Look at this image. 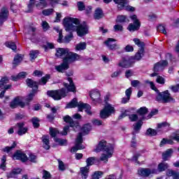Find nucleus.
Listing matches in <instances>:
<instances>
[{
    "instance_id": "obj_11",
    "label": "nucleus",
    "mask_w": 179,
    "mask_h": 179,
    "mask_svg": "<svg viewBox=\"0 0 179 179\" xmlns=\"http://www.w3.org/2000/svg\"><path fill=\"white\" fill-rule=\"evenodd\" d=\"M115 109L114 107L111 106V105L108 104L105 106V108L101 110L100 117L103 120H106V118H108L113 113H114Z\"/></svg>"
},
{
    "instance_id": "obj_37",
    "label": "nucleus",
    "mask_w": 179,
    "mask_h": 179,
    "mask_svg": "<svg viewBox=\"0 0 179 179\" xmlns=\"http://www.w3.org/2000/svg\"><path fill=\"white\" fill-rule=\"evenodd\" d=\"M58 134H59V131H58L57 129L55 128H52L50 127V136H52V138H54V139L55 140V138H57V135H58Z\"/></svg>"
},
{
    "instance_id": "obj_12",
    "label": "nucleus",
    "mask_w": 179,
    "mask_h": 179,
    "mask_svg": "<svg viewBox=\"0 0 179 179\" xmlns=\"http://www.w3.org/2000/svg\"><path fill=\"white\" fill-rule=\"evenodd\" d=\"M138 174L141 177H149L150 174H157V169H150L148 168H140Z\"/></svg>"
},
{
    "instance_id": "obj_20",
    "label": "nucleus",
    "mask_w": 179,
    "mask_h": 179,
    "mask_svg": "<svg viewBox=\"0 0 179 179\" xmlns=\"http://www.w3.org/2000/svg\"><path fill=\"white\" fill-rule=\"evenodd\" d=\"M17 127H18L17 134L20 136H22V135H24L27 131H29V129L27 127H24V123L20 122L17 123Z\"/></svg>"
},
{
    "instance_id": "obj_53",
    "label": "nucleus",
    "mask_w": 179,
    "mask_h": 179,
    "mask_svg": "<svg viewBox=\"0 0 179 179\" xmlns=\"http://www.w3.org/2000/svg\"><path fill=\"white\" fill-rule=\"evenodd\" d=\"M33 126L34 128H38V127H40V120H38L37 117H34L31 120Z\"/></svg>"
},
{
    "instance_id": "obj_48",
    "label": "nucleus",
    "mask_w": 179,
    "mask_h": 179,
    "mask_svg": "<svg viewBox=\"0 0 179 179\" xmlns=\"http://www.w3.org/2000/svg\"><path fill=\"white\" fill-rule=\"evenodd\" d=\"M145 83L147 85H150V88H151L152 90H155V92H156L157 93H158L159 90H157V88L156 87V86H155V83H153V82L149 81V80H147L145 81Z\"/></svg>"
},
{
    "instance_id": "obj_44",
    "label": "nucleus",
    "mask_w": 179,
    "mask_h": 179,
    "mask_svg": "<svg viewBox=\"0 0 179 179\" xmlns=\"http://www.w3.org/2000/svg\"><path fill=\"white\" fill-rule=\"evenodd\" d=\"M157 113H159V110H157V109H154L150 112V113L146 117H143V120H150V118L152 117L153 115H156Z\"/></svg>"
},
{
    "instance_id": "obj_56",
    "label": "nucleus",
    "mask_w": 179,
    "mask_h": 179,
    "mask_svg": "<svg viewBox=\"0 0 179 179\" xmlns=\"http://www.w3.org/2000/svg\"><path fill=\"white\" fill-rule=\"evenodd\" d=\"M156 82L157 83H159V85H164V83H166V80L164 79V78L158 76L157 79H156Z\"/></svg>"
},
{
    "instance_id": "obj_8",
    "label": "nucleus",
    "mask_w": 179,
    "mask_h": 179,
    "mask_svg": "<svg viewBox=\"0 0 179 179\" xmlns=\"http://www.w3.org/2000/svg\"><path fill=\"white\" fill-rule=\"evenodd\" d=\"M130 19H131L134 24L131 23L129 24L127 27L129 31H136L139 30L141 27V22H139L138 16H136V15H131Z\"/></svg>"
},
{
    "instance_id": "obj_62",
    "label": "nucleus",
    "mask_w": 179,
    "mask_h": 179,
    "mask_svg": "<svg viewBox=\"0 0 179 179\" xmlns=\"http://www.w3.org/2000/svg\"><path fill=\"white\" fill-rule=\"evenodd\" d=\"M92 124H93V125L99 127V125H103V121L98 120V119H94V120H92Z\"/></svg>"
},
{
    "instance_id": "obj_23",
    "label": "nucleus",
    "mask_w": 179,
    "mask_h": 179,
    "mask_svg": "<svg viewBox=\"0 0 179 179\" xmlns=\"http://www.w3.org/2000/svg\"><path fill=\"white\" fill-rule=\"evenodd\" d=\"M113 2L117 5L119 10H122L126 5H128V0H113Z\"/></svg>"
},
{
    "instance_id": "obj_9",
    "label": "nucleus",
    "mask_w": 179,
    "mask_h": 179,
    "mask_svg": "<svg viewBox=\"0 0 179 179\" xmlns=\"http://www.w3.org/2000/svg\"><path fill=\"white\" fill-rule=\"evenodd\" d=\"M83 143V138L82 137V133H79L77 138L76 139V145L71 150V153H75V152H78V150L85 149V145H82Z\"/></svg>"
},
{
    "instance_id": "obj_30",
    "label": "nucleus",
    "mask_w": 179,
    "mask_h": 179,
    "mask_svg": "<svg viewBox=\"0 0 179 179\" xmlns=\"http://www.w3.org/2000/svg\"><path fill=\"white\" fill-rule=\"evenodd\" d=\"M167 169H169V164L165 162H162L158 164V167H157V173L165 171V170H167Z\"/></svg>"
},
{
    "instance_id": "obj_36",
    "label": "nucleus",
    "mask_w": 179,
    "mask_h": 179,
    "mask_svg": "<svg viewBox=\"0 0 179 179\" xmlns=\"http://www.w3.org/2000/svg\"><path fill=\"white\" fill-rule=\"evenodd\" d=\"M22 61H23V55H17L14 57L13 65H19Z\"/></svg>"
},
{
    "instance_id": "obj_31",
    "label": "nucleus",
    "mask_w": 179,
    "mask_h": 179,
    "mask_svg": "<svg viewBox=\"0 0 179 179\" xmlns=\"http://www.w3.org/2000/svg\"><path fill=\"white\" fill-rule=\"evenodd\" d=\"M20 169H13L11 172L7 174L8 178H16L17 174H20Z\"/></svg>"
},
{
    "instance_id": "obj_1",
    "label": "nucleus",
    "mask_w": 179,
    "mask_h": 179,
    "mask_svg": "<svg viewBox=\"0 0 179 179\" xmlns=\"http://www.w3.org/2000/svg\"><path fill=\"white\" fill-rule=\"evenodd\" d=\"M63 24L66 31H76L79 37H83L89 33V26L85 22L80 24L78 18L65 17Z\"/></svg>"
},
{
    "instance_id": "obj_46",
    "label": "nucleus",
    "mask_w": 179,
    "mask_h": 179,
    "mask_svg": "<svg viewBox=\"0 0 179 179\" xmlns=\"http://www.w3.org/2000/svg\"><path fill=\"white\" fill-rule=\"evenodd\" d=\"M0 169L5 171L6 169V157L3 156L1 159V164H0Z\"/></svg>"
},
{
    "instance_id": "obj_27",
    "label": "nucleus",
    "mask_w": 179,
    "mask_h": 179,
    "mask_svg": "<svg viewBox=\"0 0 179 179\" xmlns=\"http://www.w3.org/2000/svg\"><path fill=\"white\" fill-rule=\"evenodd\" d=\"M80 103H78V99L76 98H74L71 100V102H69L66 106V108H75L76 107H78L79 108V104Z\"/></svg>"
},
{
    "instance_id": "obj_54",
    "label": "nucleus",
    "mask_w": 179,
    "mask_h": 179,
    "mask_svg": "<svg viewBox=\"0 0 179 179\" xmlns=\"http://www.w3.org/2000/svg\"><path fill=\"white\" fill-rule=\"evenodd\" d=\"M164 69H162V65L157 62L154 66V72H160L161 71H163Z\"/></svg>"
},
{
    "instance_id": "obj_13",
    "label": "nucleus",
    "mask_w": 179,
    "mask_h": 179,
    "mask_svg": "<svg viewBox=\"0 0 179 179\" xmlns=\"http://www.w3.org/2000/svg\"><path fill=\"white\" fill-rule=\"evenodd\" d=\"M80 55L77 53L70 52L69 50V53H67V56L64 58V59L69 64L71 62H75L76 61H79L80 59Z\"/></svg>"
},
{
    "instance_id": "obj_60",
    "label": "nucleus",
    "mask_w": 179,
    "mask_h": 179,
    "mask_svg": "<svg viewBox=\"0 0 179 179\" xmlns=\"http://www.w3.org/2000/svg\"><path fill=\"white\" fill-rule=\"evenodd\" d=\"M41 26L44 31H47V30L50 29V24H48V22H47V21H43L41 23Z\"/></svg>"
},
{
    "instance_id": "obj_6",
    "label": "nucleus",
    "mask_w": 179,
    "mask_h": 179,
    "mask_svg": "<svg viewBox=\"0 0 179 179\" xmlns=\"http://www.w3.org/2000/svg\"><path fill=\"white\" fill-rule=\"evenodd\" d=\"M157 96L156 97V101L160 103H171L172 101L174 103L176 99L171 97V94L169 92V90H166L163 92H157Z\"/></svg>"
},
{
    "instance_id": "obj_50",
    "label": "nucleus",
    "mask_w": 179,
    "mask_h": 179,
    "mask_svg": "<svg viewBox=\"0 0 179 179\" xmlns=\"http://www.w3.org/2000/svg\"><path fill=\"white\" fill-rule=\"evenodd\" d=\"M5 45H6V47L10 48L13 51H15V50H16V44L13 42H6Z\"/></svg>"
},
{
    "instance_id": "obj_34",
    "label": "nucleus",
    "mask_w": 179,
    "mask_h": 179,
    "mask_svg": "<svg viewBox=\"0 0 179 179\" xmlns=\"http://www.w3.org/2000/svg\"><path fill=\"white\" fill-rule=\"evenodd\" d=\"M54 30L59 33V38L57 39L58 43H62V38H64V36H62V29H59V27H56L53 28Z\"/></svg>"
},
{
    "instance_id": "obj_63",
    "label": "nucleus",
    "mask_w": 179,
    "mask_h": 179,
    "mask_svg": "<svg viewBox=\"0 0 179 179\" xmlns=\"http://www.w3.org/2000/svg\"><path fill=\"white\" fill-rule=\"evenodd\" d=\"M113 29H114V31H115V32H117V31H122V30H123L122 25H121V24H115L113 27Z\"/></svg>"
},
{
    "instance_id": "obj_57",
    "label": "nucleus",
    "mask_w": 179,
    "mask_h": 179,
    "mask_svg": "<svg viewBox=\"0 0 179 179\" xmlns=\"http://www.w3.org/2000/svg\"><path fill=\"white\" fill-rule=\"evenodd\" d=\"M43 48H44L45 51H47L48 48L50 50H52V48H54V44L52 43L48 42L46 45H44L43 46Z\"/></svg>"
},
{
    "instance_id": "obj_33",
    "label": "nucleus",
    "mask_w": 179,
    "mask_h": 179,
    "mask_svg": "<svg viewBox=\"0 0 179 179\" xmlns=\"http://www.w3.org/2000/svg\"><path fill=\"white\" fill-rule=\"evenodd\" d=\"M171 155H173V149H168L166 151L162 153L163 160H167L169 157H171Z\"/></svg>"
},
{
    "instance_id": "obj_59",
    "label": "nucleus",
    "mask_w": 179,
    "mask_h": 179,
    "mask_svg": "<svg viewBox=\"0 0 179 179\" xmlns=\"http://www.w3.org/2000/svg\"><path fill=\"white\" fill-rule=\"evenodd\" d=\"M82 129L85 134H87L92 129V126L90 124H87L83 126Z\"/></svg>"
},
{
    "instance_id": "obj_32",
    "label": "nucleus",
    "mask_w": 179,
    "mask_h": 179,
    "mask_svg": "<svg viewBox=\"0 0 179 179\" xmlns=\"http://www.w3.org/2000/svg\"><path fill=\"white\" fill-rule=\"evenodd\" d=\"M86 47H87L86 42H80L76 45V51H83L86 50Z\"/></svg>"
},
{
    "instance_id": "obj_18",
    "label": "nucleus",
    "mask_w": 179,
    "mask_h": 179,
    "mask_svg": "<svg viewBox=\"0 0 179 179\" xmlns=\"http://www.w3.org/2000/svg\"><path fill=\"white\" fill-rule=\"evenodd\" d=\"M69 52V49L59 48L56 49L55 55L58 58H61L62 57L66 58V57H67Z\"/></svg>"
},
{
    "instance_id": "obj_28",
    "label": "nucleus",
    "mask_w": 179,
    "mask_h": 179,
    "mask_svg": "<svg viewBox=\"0 0 179 179\" xmlns=\"http://www.w3.org/2000/svg\"><path fill=\"white\" fill-rule=\"evenodd\" d=\"M90 168L88 166L81 167L80 168V173H81V178L82 179H87L89 177V170Z\"/></svg>"
},
{
    "instance_id": "obj_17",
    "label": "nucleus",
    "mask_w": 179,
    "mask_h": 179,
    "mask_svg": "<svg viewBox=\"0 0 179 179\" xmlns=\"http://www.w3.org/2000/svg\"><path fill=\"white\" fill-rule=\"evenodd\" d=\"M6 83H9V79L8 77H3L0 80V90H8L12 87L11 85H6Z\"/></svg>"
},
{
    "instance_id": "obj_38",
    "label": "nucleus",
    "mask_w": 179,
    "mask_h": 179,
    "mask_svg": "<svg viewBox=\"0 0 179 179\" xmlns=\"http://www.w3.org/2000/svg\"><path fill=\"white\" fill-rule=\"evenodd\" d=\"M36 0H30L29 3L28 4V13L32 12L33 9H34V7L36 6Z\"/></svg>"
},
{
    "instance_id": "obj_26",
    "label": "nucleus",
    "mask_w": 179,
    "mask_h": 179,
    "mask_svg": "<svg viewBox=\"0 0 179 179\" xmlns=\"http://www.w3.org/2000/svg\"><path fill=\"white\" fill-rule=\"evenodd\" d=\"M42 142L43 143V148L45 149V150H50V136H43Z\"/></svg>"
},
{
    "instance_id": "obj_5",
    "label": "nucleus",
    "mask_w": 179,
    "mask_h": 179,
    "mask_svg": "<svg viewBox=\"0 0 179 179\" xmlns=\"http://www.w3.org/2000/svg\"><path fill=\"white\" fill-rule=\"evenodd\" d=\"M136 45L140 48L138 51L136 53L134 57H131L134 59V61H141L145 54V43L141 41L139 38H134Z\"/></svg>"
},
{
    "instance_id": "obj_22",
    "label": "nucleus",
    "mask_w": 179,
    "mask_h": 179,
    "mask_svg": "<svg viewBox=\"0 0 179 179\" xmlns=\"http://www.w3.org/2000/svg\"><path fill=\"white\" fill-rule=\"evenodd\" d=\"M55 69L57 72H64V71H66V69H69V64L63 59V63L59 66H55Z\"/></svg>"
},
{
    "instance_id": "obj_21",
    "label": "nucleus",
    "mask_w": 179,
    "mask_h": 179,
    "mask_svg": "<svg viewBox=\"0 0 179 179\" xmlns=\"http://www.w3.org/2000/svg\"><path fill=\"white\" fill-rule=\"evenodd\" d=\"M83 108L85 109V113H87L88 115H92V111L90 110L92 107L90 106V105L87 103H79L78 111H82Z\"/></svg>"
},
{
    "instance_id": "obj_61",
    "label": "nucleus",
    "mask_w": 179,
    "mask_h": 179,
    "mask_svg": "<svg viewBox=\"0 0 179 179\" xmlns=\"http://www.w3.org/2000/svg\"><path fill=\"white\" fill-rule=\"evenodd\" d=\"M43 178H44V179H51V173H50V172H48L45 170H43Z\"/></svg>"
},
{
    "instance_id": "obj_35",
    "label": "nucleus",
    "mask_w": 179,
    "mask_h": 179,
    "mask_svg": "<svg viewBox=\"0 0 179 179\" xmlns=\"http://www.w3.org/2000/svg\"><path fill=\"white\" fill-rule=\"evenodd\" d=\"M94 162H96V157H91L86 159L87 166L85 167H88L90 169V166H93L94 164Z\"/></svg>"
},
{
    "instance_id": "obj_42",
    "label": "nucleus",
    "mask_w": 179,
    "mask_h": 179,
    "mask_svg": "<svg viewBox=\"0 0 179 179\" xmlns=\"http://www.w3.org/2000/svg\"><path fill=\"white\" fill-rule=\"evenodd\" d=\"M36 6L37 9H44L47 6V1H40L38 3H36Z\"/></svg>"
},
{
    "instance_id": "obj_64",
    "label": "nucleus",
    "mask_w": 179,
    "mask_h": 179,
    "mask_svg": "<svg viewBox=\"0 0 179 179\" xmlns=\"http://www.w3.org/2000/svg\"><path fill=\"white\" fill-rule=\"evenodd\" d=\"M27 76V73L24 71L20 72L17 75V78L20 79H24Z\"/></svg>"
},
{
    "instance_id": "obj_41",
    "label": "nucleus",
    "mask_w": 179,
    "mask_h": 179,
    "mask_svg": "<svg viewBox=\"0 0 179 179\" xmlns=\"http://www.w3.org/2000/svg\"><path fill=\"white\" fill-rule=\"evenodd\" d=\"M38 56V50H31L29 52V57L31 61H34L36 58Z\"/></svg>"
},
{
    "instance_id": "obj_7",
    "label": "nucleus",
    "mask_w": 179,
    "mask_h": 179,
    "mask_svg": "<svg viewBox=\"0 0 179 179\" xmlns=\"http://www.w3.org/2000/svg\"><path fill=\"white\" fill-rule=\"evenodd\" d=\"M13 157L17 160H21L22 162H27V160H29L32 163L37 162V157L36 155L31 154L29 155V157H27V155H26V154L21 151H17V152H15L13 155Z\"/></svg>"
},
{
    "instance_id": "obj_52",
    "label": "nucleus",
    "mask_w": 179,
    "mask_h": 179,
    "mask_svg": "<svg viewBox=\"0 0 179 179\" xmlns=\"http://www.w3.org/2000/svg\"><path fill=\"white\" fill-rule=\"evenodd\" d=\"M54 12V9L52 8H48V9H45L42 11L43 15L44 16H50V15H52V13Z\"/></svg>"
},
{
    "instance_id": "obj_3",
    "label": "nucleus",
    "mask_w": 179,
    "mask_h": 179,
    "mask_svg": "<svg viewBox=\"0 0 179 179\" xmlns=\"http://www.w3.org/2000/svg\"><path fill=\"white\" fill-rule=\"evenodd\" d=\"M94 152L99 153L100 152H105L106 154H102L100 157L101 162L107 163L110 157H113V153H114V146L111 144H108L107 141L102 140L99 142Z\"/></svg>"
},
{
    "instance_id": "obj_24",
    "label": "nucleus",
    "mask_w": 179,
    "mask_h": 179,
    "mask_svg": "<svg viewBox=\"0 0 179 179\" xmlns=\"http://www.w3.org/2000/svg\"><path fill=\"white\" fill-rule=\"evenodd\" d=\"M142 125H143V122H142V120H139L138 122L135 123L134 124V131L132 132V135H136V134H139V131H141Z\"/></svg>"
},
{
    "instance_id": "obj_39",
    "label": "nucleus",
    "mask_w": 179,
    "mask_h": 179,
    "mask_svg": "<svg viewBox=\"0 0 179 179\" xmlns=\"http://www.w3.org/2000/svg\"><path fill=\"white\" fill-rule=\"evenodd\" d=\"M116 22L118 23H127V22H129V20L127 19V16L125 15H118Z\"/></svg>"
},
{
    "instance_id": "obj_15",
    "label": "nucleus",
    "mask_w": 179,
    "mask_h": 179,
    "mask_svg": "<svg viewBox=\"0 0 179 179\" xmlns=\"http://www.w3.org/2000/svg\"><path fill=\"white\" fill-rule=\"evenodd\" d=\"M9 16V10L8 8L3 7L0 10V24H2L4 22L8 20Z\"/></svg>"
},
{
    "instance_id": "obj_55",
    "label": "nucleus",
    "mask_w": 179,
    "mask_h": 179,
    "mask_svg": "<svg viewBox=\"0 0 179 179\" xmlns=\"http://www.w3.org/2000/svg\"><path fill=\"white\" fill-rule=\"evenodd\" d=\"M34 96H36V91H32V92H31L26 99V101H27L28 103H29V101H31V100H33V98L34 97Z\"/></svg>"
},
{
    "instance_id": "obj_10",
    "label": "nucleus",
    "mask_w": 179,
    "mask_h": 179,
    "mask_svg": "<svg viewBox=\"0 0 179 179\" xmlns=\"http://www.w3.org/2000/svg\"><path fill=\"white\" fill-rule=\"evenodd\" d=\"M134 64H135L134 57H123L119 62L118 66H120L121 68H131Z\"/></svg>"
},
{
    "instance_id": "obj_29",
    "label": "nucleus",
    "mask_w": 179,
    "mask_h": 179,
    "mask_svg": "<svg viewBox=\"0 0 179 179\" xmlns=\"http://www.w3.org/2000/svg\"><path fill=\"white\" fill-rule=\"evenodd\" d=\"M103 16H104V14L103 13V10H101V8H96L94 14V19H96V20H99L101 19Z\"/></svg>"
},
{
    "instance_id": "obj_2",
    "label": "nucleus",
    "mask_w": 179,
    "mask_h": 179,
    "mask_svg": "<svg viewBox=\"0 0 179 179\" xmlns=\"http://www.w3.org/2000/svg\"><path fill=\"white\" fill-rule=\"evenodd\" d=\"M69 83H63V85L64 88H62L57 90H51L48 91L47 94L52 97L53 100H61L64 97L68 96V93L71 92L73 93L76 92V86H75V83H73V80L71 78H67Z\"/></svg>"
},
{
    "instance_id": "obj_4",
    "label": "nucleus",
    "mask_w": 179,
    "mask_h": 179,
    "mask_svg": "<svg viewBox=\"0 0 179 179\" xmlns=\"http://www.w3.org/2000/svg\"><path fill=\"white\" fill-rule=\"evenodd\" d=\"M50 78H51V76H50V74H46L39 80L38 83L30 78H27L26 80V83L28 87H31L33 89L32 92H36V90L38 89V85H46L47 82H48V80H50Z\"/></svg>"
},
{
    "instance_id": "obj_14",
    "label": "nucleus",
    "mask_w": 179,
    "mask_h": 179,
    "mask_svg": "<svg viewBox=\"0 0 179 179\" xmlns=\"http://www.w3.org/2000/svg\"><path fill=\"white\" fill-rule=\"evenodd\" d=\"M17 106H20L21 108H24V106H26V103L23 102V100L20 96L15 97L10 103V108H16Z\"/></svg>"
},
{
    "instance_id": "obj_49",
    "label": "nucleus",
    "mask_w": 179,
    "mask_h": 179,
    "mask_svg": "<svg viewBox=\"0 0 179 179\" xmlns=\"http://www.w3.org/2000/svg\"><path fill=\"white\" fill-rule=\"evenodd\" d=\"M103 176V172L101 171H95L92 176V179H100Z\"/></svg>"
},
{
    "instance_id": "obj_45",
    "label": "nucleus",
    "mask_w": 179,
    "mask_h": 179,
    "mask_svg": "<svg viewBox=\"0 0 179 179\" xmlns=\"http://www.w3.org/2000/svg\"><path fill=\"white\" fill-rule=\"evenodd\" d=\"M15 148H16V143H13L12 146L9 147V146H6V148L2 149L3 152H5L6 153H9V152H10V150H12V149H15Z\"/></svg>"
},
{
    "instance_id": "obj_43",
    "label": "nucleus",
    "mask_w": 179,
    "mask_h": 179,
    "mask_svg": "<svg viewBox=\"0 0 179 179\" xmlns=\"http://www.w3.org/2000/svg\"><path fill=\"white\" fill-rule=\"evenodd\" d=\"M72 31H69V34L66 35L64 40H63V43H69V41H71V40H72V38L73 37V34H72Z\"/></svg>"
},
{
    "instance_id": "obj_51",
    "label": "nucleus",
    "mask_w": 179,
    "mask_h": 179,
    "mask_svg": "<svg viewBox=\"0 0 179 179\" xmlns=\"http://www.w3.org/2000/svg\"><path fill=\"white\" fill-rule=\"evenodd\" d=\"M137 113L140 115H145V114H148V109L146 107H141L138 110Z\"/></svg>"
},
{
    "instance_id": "obj_58",
    "label": "nucleus",
    "mask_w": 179,
    "mask_h": 179,
    "mask_svg": "<svg viewBox=\"0 0 179 179\" xmlns=\"http://www.w3.org/2000/svg\"><path fill=\"white\" fill-rule=\"evenodd\" d=\"M157 31H159V33H163V34H167V31H166V28L163 25H159L157 27Z\"/></svg>"
},
{
    "instance_id": "obj_19",
    "label": "nucleus",
    "mask_w": 179,
    "mask_h": 179,
    "mask_svg": "<svg viewBox=\"0 0 179 179\" xmlns=\"http://www.w3.org/2000/svg\"><path fill=\"white\" fill-rule=\"evenodd\" d=\"M90 96L95 103H101L100 92L98 90H93L90 92Z\"/></svg>"
},
{
    "instance_id": "obj_25",
    "label": "nucleus",
    "mask_w": 179,
    "mask_h": 179,
    "mask_svg": "<svg viewBox=\"0 0 179 179\" xmlns=\"http://www.w3.org/2000/svg\"><path fill=\"white\" fill-rule=\"evenodd\" d=\"M64 122H67L69 124H70V127L71 128H75L78 127V122H73V120H72V117H71L69 115H66L64 118H63Z\"/></svg>"
},
{
    "instance_id": "obj_40",
    "label": "nucleus",
    "mask_w": 179,
    "mask_h": 179,
    "mask_svg": "<svg viewBox=\"0 0 179 179\" xmlns=\"http://www.w3.org/2000/svg\"><path fill=\"white\" fill-rule=\"evenodd\" d=\"M145 135H147L148 136H156V135H157V131H156L155 129L149 128L146 131Z\"/></svg>"
},
{
    "instance_id": "obj_47",
    "label": "nucleus",
    "mask_w": 179,
    "mask_h": 179,
    "mask_svg": "<svg viewBox=\"0 0 179 179\" xmlns=\"http://www.w3.org/2000/svg\"><path fill=\"white\" fill-rule=\"evenodd\" d=\"M55 141L57 142V143H59V145H60V146H65V145H66V143H67L66 140L61 139V138H55Z\"/></svg>"
},
{
    "instance_id": "obj_16",
    "label": "nucleus",
    "mask_w": 179,
    "mask_h": 179,
    "mask_svg": "<svg viewBox=\"0 0 179 179\" xmlns=\"http://www.w3.org/2000/svg\"><path fill=\"white\" fill-rule=\"evenodd\" d=\"M116 40L114 38H109L104 44L109 48V50H118L120 45L115 43Z\"/></svg>"
}]
</instances>
